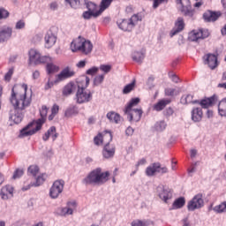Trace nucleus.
Returning a JSON list of instances; mask_svg holds the SVG:
<instances>
[{
    "instance_id": "4",
    "label": "nucleus",
    "mask_w": 226,
    "mask_h": 226,
    "mask_svg": "<svg viewBox=\"0 0 226 226\" xmlns=\"http://www.w3.org/2000/svg\"><path fill=\"white\" fill-rule=\"evenodd\" d=\"M89 77H84L78 82V91L76 93L77 103H87L93 100V94L87 89L90 82Z\"/></svg>"
},
{
    "instance_id": "57",
    "label": "nucleus",
    "mask_w": 226,
    "mask_h": 226,
    "mask_svg": "<svg viewBox=\"0 0 226 226\" xmlns=\"http://www.w3.org/2000/svg\"><path fill=\"white\" fill-rule=\"evenodd\" d=\"M26 27V22L24 20H19L16 23V29H24Z\"/></svg>"
},
{
    "instance_id": "43",
    "label": "nucleus",
    "mask_w": 226,
    "mask_h": 226,
    "mask_svg": "<svg viewBox=\"0 0 226 226\" xmlns=\"http://www.w3.org/2000/svg\"><path fill=\"white\" fill-rule=\"evenodd\" d=\"M182 102L183 103H185V105H188V103H198V102H195V101H193V95L192 94L182 96Z\"/></svg>"
},
{
    "instance_id": "1",
    "label": "nucleus",
    "mask_w": 226,
    "mask_h": 226,
    "mask_svg": "<svg viewBox=\"0 0 226 226\" xmlns=\"http://www.w3.org/2000/svg\"><path fill=\"white\" fill-rule=\"evenodd\" d=\"M33 98L27 94V85L14 86L11 89L10 102L13 109L10 111L9 119L15 124H20L24 119L26 109L30 107Z\"/></svg>"
},
{
    "instance_id": "40",
    "label": "nucleus",
    "mask_w": 226,
    "mask_h": 226,
    "mask_svg": "<svg viewBox=\"0 0 226 226\" xmlns=\"http://www.w3.org/2000/svg\"><path fill=\"white\" fill-rule=\"evenodd\" d=\"M213 211H215V213H226V201L222 202L221 204L215 206L213 208Z\"/></svg>"
},
{
    "instance_id": "50",
    "label": "nucleus",
    "mask_w": 226,
    "mask_h": 226,
    "mask_svg": "<svg viewBox=\"0 0 226 226\" xmlns=\"http://www.w3.org/2000/svg\"><path fill=\"white\" fill-rule=\"evenodd\" d=\"M24 176V170H16L13 174V179H19V177H22Z\"/></svg>"
},
{
    "instance_id": "35",
    "label": "nucleus",
    "mask_w": 226,
    "mask_h": 226,
    "mask_svg": "<svg viewBox=\"0 0 226 226\" xmlns=\"http://www.w3.org/2000/svg\"><path fill=\"white\" fill-rule=\"evenodd\" d=\"M218 113L226 117V97L218 103Z\"/></svg>"
},
{
    "instance_id": "6",
    "label": "nucleus",
    "mask_w": 226,
    "mask_h": 226,
    "mask_svg": "<svg viewBox=\"0 0 226 226\" xmlns=\"http://www.w3.org/2000/svg\"><path fill=\"white\" fill-rule=\"evenodd\" d=\"M140 103V98L136 97L130 100L125 106L124 112L127 116L129 121H135L136 123L140 121L142 117V108H135Z\"/></svg>"
},
{
    "instance_id": "29",
    "label": "nucleus",
    "mask_w": 226,
    "mask_h": 226,
    "mask_svg": "<svg viewBox=\"0 0 226 226\" xmlns=\"http://www.w3.org/2000/svg\"><path fill=\"white\" fill-rule=\"evenodd\" d=\"M157 169L158 167L156 165V162L150 164L145 170L146 176H147L148 177H153L154 176H156V174H158Z\"/></svg>"
},
{
    "instance_id": "48",
    "label": "nucleus",
    "mask_w": 226,
    "mask_h": 226,
    "mask_svg": "<svg viewBox=\"0 0 226 226\" xmlns=\"http://www.w3.org/2000/svg\"><path fill=\"white\" fill-rule=\"evenodd\" d=\"M10 17V12L4 8H0V19H8Z\"/></svg>"
},
{
    "instance_id": "44",
    "label": "nucleus",
    "mask_w": 226,
    "mask_h": 226,
    "mask_svg": "<svg viewBox=\"0 0 226 226\" xmlns=\"http://www.w3.org/2000/svg\"><path fill=\"white\" fill-rule=\"evenodd\" d=\"M155 165H157V174H167L169 172V168L167 166H162V163L155 162Z\"/></svg>"
},
{
    "instance_id": "11",
    "label": "nucleus",
    "mask_w": 226,
    "mask_h": 226,
    "mask_svg": "<svg viewBox=\"0 0 226 226\" xmlns=\"http://www.w3.org/2000/svg\"><path fill=\"white\" fill-rule=\"evenodd\" d=\"M200 207H204V196L202 193H198L188 202L187 208L189 211H195Z\"/></svg>"
},
{
    "instance_id": "25",
    "label": "nucleus",
    "mask_w": 226,
    "mask_h": 226,
    "mask_svg": "<svg viewBox=\"0 0 226 226\" xmlns=\"http://www.w3.org/2000/svg\"><path fill=\"white\" fill-rule=\"evenodd\" d=\"M171 100L170 99H162L160 100L157 103H155L153 107L154 110H156V112H162V110H163V109H165V107H167V105H170V103H171Z\"/></svg>"
},
{
    "instance_id": "47",
    "label": "nucleus",
    "mask_w": 226,
    "mask_h": 226,
    "mask_svg": "<svg viewBox=\"0 0 226 226\" xmlns=\"http://www.w3.org/2000/svg\"><path fill=\"white\" fill-rule=\"evenodd\" d=\"M104 79H105V76L103 74L95 77L94 80V86H100V84L103 82Z\"/></svg>"
},
{
    "instance_id": "30",
    "label": "nucleus",
    "mask_w": 226,
    "mask_h": 226,
    "mask_svg": "<svg viewBox=\"0 0 226 226\" xmlns=\"http://www.w3.org/2000/svg\"><path fill=\"white\" fill-rule=\"evenodd\" d=\"M77 207V203L75 201L69 202L68 207L62 209L64 215H73V209Z\"/></svg>"
},
{
    "instance_id": "53",
    "label": "nucleus",
    "mask_w": 226,
    "mask_h": 226,
    "mask_svg": "<svg viewBox=\"0 0 226 226\" xmlns=\"http://www.w3.org/2000/svg\"><path fill=\"white\" fill-rule=\"evenodd\" d=\"M164 116H166V117H170V116H174V109L172 107H169L168 109H166L164 111Z\"/></svg>"
},
{
    "instance_id": "18",
    "label": "nucleus",
    "mask_w": 226,
    "mask_h": 226,
    "mask_svg": "<svg viewBox=\"0 0 226 226\" xmlns=\"http://www.w3.org/2000/svg\"><path fill=\"white\" fill-rule=\"evenodd\" d=\"M221 15V11H207L203 13V20L205 22H216V19H220Z\"/></svg>"
},
{
    "instance_id": "62",
    "label": "nucleus",
    "mask_w": 226,
    "mask_h": 226,
    "mask_svg": "<svg viewBox=\"0 0 226 226\" xmlns=\"http://www.w3.org/2000/svg\"><path fill=\"white\" fill-rule=\"evenodd\" d=\"M133 132H134V130H133V128H132V127H128V128L125 130V133H126V135H128L129 137L132 136V135H133Z\"/></svg>"
},
{
    "instance_id": "61",
    "label": "nucleus",
    "mask_w": 226,
    "mask_h": 226,
    "mask_svg": "<svg viewBox=\"0 0 226 226\" xmlns=\"http://www.w3.org/2000/svg\"><path fill=\"white\" fill-rule=\"evenodd\" d=\"M147 162V161L146 160V158H142L137 162L136 167H140V165H146Z\"/></svg>"
},
{
    "instance_id": "27",
    "label": "nucleus",
    "mask_w": 226,
    "mask_h": 226,
    "mask_svg": "<svg viewBox=\"0 0 226 226\" xmlns=\"http://www.w3.org/2000/svg\"><path fill=\"white\" fill-rule=\"evenodd\" d=\"M87 8L89 11L94 13V18L100 17V15H102V12H100V7H98V5H96V4L93 2L87 3Z\"/></svg>"
},
{
    "instance_id": "32",
    "label": "nucleus",
    "mask_w": 226,
    "mask_h": 226,
    "mask_svg": "<svg viewBox=\"0 0 226 226\" xmlns=\"http://www.w3.org/2000/svg\"><path fill=\"white\" fill-rule=\"evenodd\" d=\"M86 0H65L66 4H69L71 8H73L74 10H79L80 6H82V3H84Z\"/></svg>"
},
{
    "instance_id": "63",
    "label": "nucleus",
    "mask_w": 226,
    "mask_h": 226,
    "mask_svg": "<svg viewBox=\"0 0 226 226\" xmlns=\"http://www.w3.org/2000/svg\"><path fill=\"white\" fill-rule=\"evenodd\" d=\"M72 114H73V108H69V109L65 111V116L70 117V116H72Z\"/></svg>"
},
{
    "instance_id": "31",
    "label": "nucleus",
    "mask_w": 226,
    "mask_h": 226,
    "mask_svg": "<svg viewBox=\"0 0 226 226\" xmlns=\"http://www.w3.org/2000/svg\"><path fill=\"white\" fill-rule=\"evenodd\" d=\"M73 91H75V83L70 82L64 87L63 94L64 96H69Z\"/></svg>"
},
{
    "instance_id": "54",
    "label": "nucleus",
    "mask_w": 226,
    "mask_h": 226,
    "mask_svg": "<svg viewBox=\"0 0 226 226\" xmlns=\"http://www.w3.org/2000/svg\"><path fill=\"white\" fill-rule=\"evenodd\" d=\"M169 0H154L153 8L156 10L160 4H163V3H167Z\"/></svg>"
},
{
    "instance_id": "21",
    "label": "nucleus",
    "mask_w": 226,
    "mask_h": 226,
    "mask_svg": "<svg viewBox=\"0 0 226 226\" xmlns=\"http://www.w3.org/2000/svg\"><path fill=\"white\" fill-rule=\"evenodd\" d=\"M192 120L194 123H200L202 121V117L204 116V112L202 111V108L194 107L191 111Z\"/></svg>"
},
{
    "instance_id": "2",
    "label": "nucleus",
    "mask_w": 226,
    "mask_h": 226,
    "mask_svg": "<svg viewBox=\"0 0 226 226\" xmlns=\"http://www.w3.org/2000/svg\"><path fill=\"white\" fill-rule=\"evenodd\" d=\"M47 114H49V108L45 105L41 106L40 109L41 118L31 122L26 126H25L20 131L19 137H31V135H34V133L40 132V130H41V126H43V124H45V121H47Z\"/></svg>"
},
{
    "instance_id": "16",
    "label": "nucleus",
    "mask_w": 226,
    "mask_h": 226,
    "mask_svg": "<svg viewBox=\"0 0 226 226\" xmlns=\"http://www.w3.org/2000/svg\"><path fill=\"white\" fill-rule=\"evenodd\" d=\"M45 179H47V174H41L37 177L35 183L25 182L22 187V191L27 192V190H30L32 186H41V185H43V183H45Z\"/></svg>"
},
{
    "instance_id": "45",
    "label": "nucleus",
    "mask_w": 226,
    "mask_h": 226,
    "mask_svg": "<svg viewBox=\"0 0 226 226\" xmlns=\"http://www.w3.org/2000/svg\"><path fill=\"white\" fill-rule=\"evenodd\" d=\"M165 128H167V124H165V122H157L155 124V130L157 132H163Z\"/></svg>"
},
{
    "instance_id": "51",
    "label": "nucleus",
    "mask_w": 226,
    "mask_h": 226,
    "mask_svg": "<svg viewBox=\"0 0 226 226\" xmlns=\"http://www.w3.org/2000/svg\"><path fill=\"white\" fill-rule=\"evenodd\" d=\"M94 142L95 146H100V144H103V140H102V133H99L94 138Z\"/></svg>"
},
{
    "instance_id": "10",
    "label": "nucleus",
    "mask_w": 226,
    "mask_h": 226,
    "mask_svg": "<svg viewBox=\"0 0 226 226\" xmlns=\"http://www.w3.org/2000/svg\"><path fill=\"white\" fill-rule=\"evenodd\" d=\"M138 19L139 16L132 15L129 19H123L120 23H118L119 29H121L122 31H127L128 33L133 31V28L137 24Z\"/></svg>"
},
{
    "instance_id": "36",
    "label": "nucleus",
    "mask_w": 226,
    "mask_h": 226,
    "mask_svg": "<svg viewBox=\"0 0 226 226\" xmlns=\"http://www.w3.org/2000/svg\"><path fill=\"white\" fill-rule=\"evenodd\" d=\"M102 144H110V142H112V132H103L102 133Z\"/></svg>"
},
{
    "instance_id": "7",
    "label": "nucleus",
    "mask_w": 226,
    "mask_h": 226,
    "mask_svg": "<svg viewBox=\"0 0 226 226\" xmlns=\"http://www.w3.org/2000/svg\"><path fill=\"white\" fill-rule=\"evenodd\" d=\"M75 76V71H73L70 66H67L64 68L60 73L56 75V79L54 81L50 80V78H49V80L45 86V89H50L51 87H54V84H59V82H63V80H66V79H72V77Z\"/></svg>"
},
{
    "instance_id": "13",
    "label": "nucleus",
    "mask_w": 226,
    "mask_h": 226,
    "mask_svg": "<svg viewBox=\"0 0 226 226\" xmlns=\"http://www.w3.org/2000/svg\"><path fill=\"white\" fill-rule=\"evenodd\" d=\"M177 4L180 8V11L184 13L185 17L193 16V10H192L190 0H177Z\"/></svg>"
},
{
    "instance_id": "8",
    "label": "nucleus",
    "mask_w": 226,
    "mask_h": 226,
    "mask_svg": "<svg viewBox=\"0 0 226 226\" xmlns=\"http://www.w3.org/2000/svg\"><path fill=\"white\" fill-rule=\"evenodd\" d=\"M28 64H41L51 61L50 56H41L40 51L35 49H31L28 52Z\"/></svg>"
},
{
    "instance_id": "58",
    "label": "nucleus",
    "mask_w": 226,
    "mask_h": 226,
    "mask_svg": "<svg viewBox=\"0 0 226 226\" xmlns=\"http://www.w3.org/2000/svg\"><path fill=\"white\" fill-rule=\"evenodd\" d=\"M98 72V67H92L87 71V75H94V73Z\"/></svg>"
},
{
    "instance_id": "9",
    "label": "nucleus",
    "mask_w": 226,
    "mask_h": 226,
    "mask_svg": "<svg viewBox=\"0 0 226 226\" xmlns=\"http://www.w3.org/2000/svg\"><path fill=\"white\" fill-rule=\"evenodd\" d=\"M59 28L57 26H51L46 33L44 36L45 48L52 49L56 45V41H57V32Z\"/></svg>"
},
{
    "instance_id": "22",
    "label": "nucleus",
    "mask_w": 226,
    "mask_h": 226,
    "mask_svg": "<svg viewBox=\"0 0 226 226\" xmlns=\"http://www.w3.org/2000/svg\"><path fill=\"white\" fill-rule=\"evenodd\" d=\"M116 154V146L115 145H110V144H106L104 146V148L102 150V155L109 159V158H113V156Z\"/></svg>"
},
{
    "instance_id": "23",
    "label": "nucleus",
    "mask_w": 226,
    "mask_h": 226,
    "mask_svg": "<svg viewBox=\"0 0 226 226\" xmlns=\"http://www.w3.org/2000/svg\"><path fill=\"white\" fill-rule=\"evenodd\" d=\"M50 137L53 140H56V139H57V137H59V134H57V131L56 130V126H51L47 131V132H45V134L42 136V140L47 142V140H49V139H50Z\"/></svg>"
},
{
    "instance_id": "28",
    "label": "nucleus",
    "mask_w": 226,
    "mask_h": 226,
    "mask_svg": "<svg viewBox=\"0 0 226 226\" xmlns=\"http://www.w3.org/2000/svg\"><path fill=\"white\" fill-rule=\"evenodd\" d=\"M106 117H108L110 123H115L116 124L121 123V115L116 113V111L108 112Z\"/></svg>"
},
{
    "instance_id": "37",
    "label": "nucleus",
    "mask_w": 226,
    "mask_h": 226,
    "mask_svg": "<svg viewBox=\"0 0 226 226\" xmlns=\"http://www.w3.org/2000/svg\"><path fill=\"white\" fill-rule=\"evenodd\" d=\"M164 94L165 96H170L173 98V96H177V94H179V90L177 88L167 87L164 89Z\"/></svg>"
},
{
    "instance_id": "3",
    "label": "nucleus",
    "mask_w": 226,
    "mask_h": 226,
    "mask_svg": "<svg viewBox=\"0 0 226 226\" xmlns=\"http://www.w3.org/2000/svg\"><path fill=\"white\" fill-rule=\"evenodd\" d=\"M110 177V172L102 170V168H96L92 170L84 179V185H105Z\"/></svg>"
},
{
    "instance_id": "60",
    "label": "nucleus",
    "mask_w": 226,
    "mask_h": 226,
    "mask_svg": "<svg viewBox=\"0 0 226 226\" xmlns=\"http://www.w3.org/2000/svg\"><path fill=\"white\" fill-rule=\"evenodd\" d=\"M217 87L221 89H226V79L223 80V77L222 78V83H219Z\"/></svg>"
},
{
    "instance_id": "33",
    "label": "nucleus",
    "mask_w": 226,
    "mask_h": 226,
    "mask_svg": "<svg viewBox=\"0 0 226 226\" xmlns=\"http://www.w3.org/2000/svg\"><path fill=\"white\" fill-rule=\"evenodd\" d=\"M160 199L163 200V202L167 203V200L172 199V192L170 191L162 189V192L159 193Z\"/></svg>"
},
{
    "instance_id": "41",
    "label": "nucleus",
    "mask_w": 226,
    "mask_h": 226,
    "mask_svg": "<svg viewBox=\"0 0 226 226\" xmlns=\"http://www.w3.org/2000/svg\"><path fill=\"white\" fill-rule=\"evenodd\" d=\"M133 61H136V63H142L144 60V53L136 51L132 55Z\"/></svg>"
},
{
    "instance_id": "12",
    "label": "nucleus",
    "mask_w": 226,
    "mask_h": 226,
    "mask_svg": "<svg viewBox=\"0 0 226 226\" xmlns=\"http://www.w3.org/2000/svg\"><path fill=\"white\" fill-rule=\"evenodd\" d=\"M64 189V181L56 180L52 185L49 190V196L51 199H57L61 193H63V190Z\"/></svg>"
},
{
    "instance_id": "46",
    "label": "nucleus",
    "mask_w": 226,
    "mask_h": 226,
    "mask_svg": "<svg viewBox=\"0 0 226 226\" xmlns=\"http://www.w3.org/2000/svg\"><path fill=\"white\" fill-rule=\"evenodd\" d=\"M28 172L32 174V176H36V174L40 172V168L36 165H32L28 168Z\"/></svg>"
},
{
    "instance_id": "24",
    "label": "nucleus",
    "mask_w": 226,
    "mask_h": 226,
    "mask_svg": "<svg viewBox=\"0 0 226 226\" xmlns=\"http://www.w3.org/2000/svg\"><path fill=\"white\" fill-rule=\"evenodd\" d=\"M12 33L13 30L11 27H4L0 29V43L1 41H6L7 40H10V38H11Z\"/></svg>"
},
{
    "instance_id": "20",
    "label": "nucleus",
    "mask_w": 226,
    "mask_h": 226,
    "mask_svg": "<svg viewBox=\"0 0 226 226\" xmlns=\"http://www.w3.org/2000/svg\"><path fill=\"white\" fill-rule=\"evenodd\" d=\"M185 29V19L183 18H177L175 22V27L170 32V36H176V34L181 33Z\"/></svg>"
},
{
    "instance_id": "42",
    "label": "nucleus",
    "mask_w": 226,
    "mask_h": 226,
    "mask_svg": "<svg viewBox=\"0 0 226 226\" xmlns=\"http://www.w3.org/2000/svg\"><path fill=\"white\" fill-rule=\"evenodd\" d=\"M135 89V81H133L131 84L126 85L123 89L124 94H129V93H132Z\"/></svg>"
},
{
    "instance_id": "26",
    "label": "nucleus",
    "mask_w": 226,
    "mask_h": 226,
    "mask_svg": "<svg viewBox=\"0 0 226 226\" xmlns=\"http://www.w3.org/2000/svg\"><path fill=\"white\" fill-rule=\"evenodd\" d=\"M52 60L46 62V72L48 75H52L54 73H57L59 72L60 68L57 64L51 62Z\"/></svg>"
},
{
    "instance_id": "55",
    "label": "nucleus",
    "mask_w": 226,
    "mask_h": 226,
    "mask_svg": "<svg viewBox=\"0 0 226 226\" xmlns=\"http://www.w3.org/2000/svg\"><path fill=\"white\" fill-rule=\"evenodd\" d=\"M100 70H102V72H104V73H109V72L112 70V66L102 64L100 66Z\"/></svg>"
},
{
    "instance_id": "49",
    "label": "nucleus",
    "mask_w": 226,
    "mask_h": 226,
    "mask_svg": "<svg viewBox=\"0 0 226 226\" xmlns=\"http://www.w3.org/2000/svg\"><path fill=\"white\" fill-rule=\"evenodd\" d=\"M147 221L136 220L132 222V226H147Z\"/></svg>"
},
{
    "instance_id": "17",
    "label": "nucleus",
    "mask_w": 226,
    "mask_h": 226,
    "mask_svg": "<svg viewBox=\"0 0 226 226\" xmlns=\"http://www.w3.org/2000/svg\"><path fill=\"white\" fill-rule=\"evenodd\" d=\"M203 59L205 64L210 67V70H215L218 66V56L215 54H207Z\"/></svg>"
},
{
    "instance_id": "34",
    "label": "nucleus",
    "mask_w": 226,
    "mask_h": 226,
    "mask_svg": "<svg viewBox=\"0 0 226 226\" xmlns=\"http://www.w3.org/2000/svg\"><path fill=\"white\" fill-rule=\"evenodd\" d=\"M186 204V200L185 197H180L173 202L172 207L173 209H181Z\"/></svg>"
},
{
    "instance_id": "15",
    "label": "nucleus",
    "mask_w": 226,
    "mask_h": 226,
    "mask_svg": "<svg viewBox=\"0 0 226 226\" xmlns=\"http://www.w3.org/2000/svg\"><path fill=\"white\" fill-rule=\"evenodd\" d=\"M218 102V96L212 95L210 97H205L200 101H195L194 103H199L202 109H209V107H213Z\"/></svg>"
},
{
    "instance_id": "64",
    "label": "nucleus",
    "mask_w": 226,
    "mask_h": 226,
    "mask_svg": "<svg viewBox=\"0 0 226 226\" xmlns=\"http://www.w3.org/2000/svg\"><path fill=\"white\" fill-rule=\"evenodd\" d=\"M33 79H34V80H36V79H40V72L38 71H35L33 73Z\"/></svg>"
},
{
    "instance_id": "38",
    "label": "nucleus",
    "mask_w": 226,
    "mask_h": 226,
    "mask_svg": "<svg viewBox=\"0 0 226 226\" xmlns=\"http://www.w3.org/2000/svg\"><path fill=\"white\" fill-rule=\"evenodd\" d=\"M114 0H102L100 4V12H104L105 10L109 9Z\"/></svg>"
},
{
    "instance_id": "39",
    "label": "nucleus",
    "mask_w": 226,
    "mask_h": 226,
    "mask_svg": "<svg viewBox=\"0 0 226 226\" xmlns=\"http://www.w3.org/2000/svg\"><path fill=\"white\" fill-rule=\"evenodd\" d=\"M57 114H59V105L54 104L51 108V114L48 117L49 121H53Z\"/></svg>"
},
{
    "instance_id": "5",
    "label": "nucleus",
    "mask_w": 226,
    "mask_h": 226,
    "mask_svg": "<svg viewBox=\"0 0 226 226\" xmlns=\"http://www.w3.org/2000/svg\"><path fill=\"white\" fill-rule=\"evenodd\" d=\"M93 42L82 36H79L71 42L72 52H79L82 56H89L93 52Z\"/></svg>"
},
{
    "instance_id": "52",
    "label": "nucleus",
    "mask_w": 226,
    "mask_h": 226,
    "mask_svg": "<svg viewBox=\"0 0 226 226\" xmlns=\"http://www.w3.org/2000/svg\"><path fill=\"white\" fill-rule=\"evenodd\" d=\"M83 19H85L86 20H89V19H91V17H94V13L91 12V11H87L83 12Z\"/></svg>"
},
{
    "instance_id": "14",
    "label": "nucleus",
    "mask_w": 226,
    "mask_h": 226,
    "mask_svg": "<svg viewBox=\"0 0 226 226\" xmlns=\"http://www.w3.org/2000/svg\"><path fill=\"white\" fill-rule=\"evenodd\" d=\"M209 36V30L207 29H200V30H193L190 34V40L192 41H199V40H204L208 38Z\"/></svg>"
},
{
    "instance_id": "19",
    "label": "nucleus",
    "mask_w": 226,
    "mask_h": 226,
    "mask_svg": "<svg viewBox=\"0 0 226 226\" xmlns=\"http://www.w3.org/2000/svg\"><path fill=\"white\" fill-rule=\"evenodd\" d=\"M13 186L10 185H6L2 187L0 191V196L3 200H8V199H11L13 197Z\"/></svg>"
},
{
    "instance_id": "59",
    "label": "nucleus",
    "mask_w": 226,
    "mask_h": 226,
    "mask_svg": "<svg viewBox=\"0 0 226 226\" xmlns=\"http://www.w3.org/2000/svg\"><path fill=\"white\" fill-rule=\"evenodd\" d=\"M87 62L86 60H80L78 64H76L77 68H85Z\"/></svg>"
},
{
    "instance_id": "56",
    "label": "nucleus",
    "mask_w": 226,
    "mask_h": 226,
    "mask_svg": "<svg viewBox=\"0 0 226 226\" xmlns=\"http://www.w3.org/2000/svg\"><path fill=\"white\" fill-rule=\"evenodd\" d=\"M13 75V68L9 69L8 72L4 76V80H11V76Z\"/></svg>"
}]
</instances>
